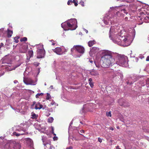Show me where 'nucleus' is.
Returning a JSON list of instances; mask_svg holds the SVG:
<instances>
[{"mask_svg": "<svg viewBox=\"0 0 149 149\" xmlns=\"http://www.w3.org/2000/svg\"><path fill=\"white\" fill-rule=\"evenodd\" d=\"M66 149H72V147H70L69 148H67Z\"/></svg>", "mask_w": 149, "mask_h": 149, "instance_id": "nucleus-45", "label": "nucleus"}, {"mask_svg": "<svg viewBox=\"0 0 149 149\" xmlns=\"http://www.w3.org/2000/svg\"><path fill=\"white\" fill-rule=\"evenodd\" d=\"M28 141L31 142V139H28Z\"/></svg>", "mask_w": 149, "mask_h": 149, "instance_id": "nucleus-48", "label": "nucleus"}, {"mask_svg": "<svg viewBox=\"0 0 149 149\" xmlns=\"http://www.w3.org/2000/svg\"><path fill=\"white\" fill-rule=\"evenodd\" d=\"M33 54V52L32 50H30L28 52L27 55L29 56V57L28 58V56H27V59H30V58L32 56Z\"/></svg>", "mask_w": 149, "mask_h": 149, "instance_id": "nucleus-16", "label": "nucleus"}, {"mask_svg": "<svg viewBox=\"0 0 149 149\" xmlns=\"http://www.w3.org/2000/svg\"><path fill=\"white\" fill-rule=\"evenodd\" d=\"M115 54L111 51H106L104 55L102 57V61H103L102 66L103 68L109 67L113 63L114 59L112 57Z\"/></svg>", "mask_w": 149, "mask_h": 149, "instance_id": "nucleus-1", "label": "nucleus"}, {"mask_svg": "<svg viewBox=\"0 0 149 149\" xmlns=\"http://www.w3.org/2000/svg\"><path fill=\"white\" fill-rule=\"evenodd\" d=\"M3 30L4 29L3 28L0 29V36L2 35V33H3Z\"/></svg>", "mask_w": 149, "mask_h": 149, "instance_id": "nucleus-31", "label": "nucleus"}, {"mask_svg": "<svg viewBox=\"0 0 149 149\" xmlns=\"http://www.w3.org/2000/svg\"><path fill=\"white\" fill-rule=\"evenodd\" d=\"M89 84L91 88H92L93 86V84L92 82H89Z\"/></svg>", "mask_w": 149, "mask_h": 149, "instance_id": "nucleus-34", "label": "nucleus"}, {"mask_svg": "<svg viewBox=\"0 0 149 149\" xmlns=\"http://www.w3.org/2000/svg\"><path fill=\"white\" fill-rule=\"evenodd\" d=\"M43 106L40 104V103L39 102H38L36 104L35 109L36 110L37 109H40L42 108L43 109H44V108H43Z\"/></svg>", "mask_w": 149, "mask_h": 149, "instance_id": "nucleus-12", "label": "nucleus"}, {"mask_svg": "<svg viewBox=\"0 0 149 149\" xmlns=\"http://www.w3.org/2000/svg\"><path fill=\"white\" fill-rule=\"evenodd\" d=\"M20 65H18L15 66V67L13 69V70H15L16 68H17L18 66H19Z\"/></svg>", "mask_w": 149, "mask_h": 149, "instance_id": "nucleus-42", "label": "nucleus"}, {"mask_svg": "<svg viewBox=\"0 0 149 149\" xmlns=\"http://www.w3.org/2000/svg\"><path fill=\"white\" fill-rule=\"evenodd\" d=\"M45 50L43 49H38L37 51V58H43L45 56Z\"/></svg>", "mask_w": 149, "mask_h": 149, "instance_id": "nucleus-9", "label": "nucleus"}, {"mask_svg": "<svg viewBox=\"0 0 149 149\" xmlns=\"http://www.w3.org/2000/svg\"><path fill=\"white\" fill-rule=\"evenodd\" d=\"M42 141L43 143H44V141H43V138H42Z\"/></svg>", "mask_w": 149, "mask_h": 149, "instance_id": "nucleus-58", "label": "nucleus"}, {"mask_svg": "<svg viewBox=\"0 0 149 149\" xmlns=\"http://www.w3.org/2000/svg\"><path fill=\"white\" fill-rule=\"evenodd\" d=\"M103 21L104 23L106 24L110 25L109 22L111 24V20H110L109 19V17L108 16V17H107L106 16L104 17L103 19Z\"/></svg>", "mask_w": 149, "mask_h": 149, "instance_id": "nucleus-11", "label": "nucleus"}, {"mask_svg": "<svg viewBox=\"0 0 149 149\" xmlns=\"http://www.w3.org/2000/svg\"><path fill=\"white\" fill-rule=\"evenodd\" d=\"M53 86H50V88H53Z\"/></svg>", "mask_w": 149, "mask_h": 149, "instance_id": "nucleus-57", "label": "nucleus"}, {"mask_svg": "<svg viewBox=\"0 0 149 149\" xmlns=\"http://www.w3.org/2000/svg\"><path fill=\"white\" fill-rule=\"evenodd\" d=\"M26 51H24V52H22L23 53H25Z\"/></svg>", "mask_w": 149, "mask_h": 149, "instance_id": "nucleus-63", "label": "nucleus"}, {"mask_svg": "<svg viewBox=\"0 0 149 149\" xmlns=\"http://www.w3.org/2000/svg\"><path fill=\"white\" fill-rule=\"evenodd\" d=\"M146 60L147 61H149V56L147 57Z\"/></svg>", "mask_w": 149, "mask_h": 149, "instance_id": "nucleus-41", "label": "nucleus"}, {"mask_svg": "<svg viewBox=\"0 0 149 149\" xmlns=\"http://www.w3.org/2000/svg\"><path fill=\"white\" fill-rule=\"evenodd\" d=\"M56 104L55 102H54L53 101L51 102L50 104H49V105H53L54 104Z\"/></svg>", "mask_w": 149, "mask_h": 149, "instance_id": "nucleus-36", "label": "nucleus"}, {"mask_svg": "<svg viewBox=\"0 0 149 149\" xmlns=\"http://www.w3.org/2000/svg\"><path fill=\"white\" fill-rule=\"evenodd\" d=\"M72 103L76 104H78V102H77V101H72Z\"/></svg>", "mask_w": 149, "mask_h": 149, "instance_id": "nucleus-44", "label": "nucleus"}, {"mask_svg": "<svg viewBox=\"0 0 149 149\" xmlns=\"http://www.w3.org/2000/svg\"><path fill=\"white\" fill-rule=\"evenodd\" d=\"M17 131H19V132H25V130H23L22 129V128H19V129H17Z\"/></svg>", "mask_w": 149, "mask_h": 149, "instance_id": "nucleus-30", "label": "nucleus"}, {"mask_svg": "<svg viewBox=\"0 0 149 149\" xmlns=\"http://www.w3.org/2000/svg\"><path fill=\"white\" fill-rule=\"evenodd\" d=\"M31 118L33 119L36 118L38 117V116H36L35 113L33 112L31 113Z\"/></svg>", "mask_w": 149, "mask_h": 149, "instance_id": "nucleus-23", "label": "nucleus"}, {"mask_svg": "<svg viewBox=\"0 0 149 149\" xmlns=\"http://www.w3.org/2000/svg\"><path fill=\"white\" fill-rule=\"evenodd\" d=\"M76 1H68L67 4L68 5H70L74 3L75 6H77L78 5V2H77Z\"/></svg>", "mask_w": 149, "mask_h": 149, "instance_id": "nucleus-15", "label": "nucleus"}, {"mask_svg": "<svg viewBox=\"0 0 149 149\" xmlns=\"http://www.w3.org/2000/svg\"><path fill=\"white\" fill-rule=\"evenodd\" d=\"M0 45L1 46V47L3 46L4 45L3 44V43H1L0 44Z\"/></svg>", "mask_w": 149, "mask_h": 149, "instance_id": "nucleus-51", "label": "nucleus"}, {"mask_svg": "<svg viewBox=\"0 0 149 149\" xmlns=\"http://www.w3.org/2000/svg\"><path fill=\"white\" fill-rule=\"evenodd\" d=\"M110 130H113V129L112 128V127H111L110 128Z\"/></svg>", "mask_w": 149, "mask_h": 149, "instance_id": "nucleus-53", "label": "nucleus"}, {"mask_svg": "<svg viewBox=\"0 0 149 149\" xmlns=\"http://www.w3.org/2000/svg\"><path fill=\"white\" fill-rule=\"evenodd\" d=\"M80 132L81 133H84V130H81L80 131Z\"/></svg>", "mask_w": 149, "mask_h": 149, "instance_id": "nucleus-47", "label": "nucleus"}, {"mask_svg": "<svg viewBox=\"0 0 149 149\" xmlns=\"http://www.w3.org/2000/svg\"><path fill=\"white\" fill-rule=\"evenodd\" d=\"M44 145L46 146V147H49V149H53V148H54L52 146H51L50 144H49L48 143L45 144L44 143Z\"/></svg>", "mask_w": 149, "mask_h": 149, "instance_id": "nucleus-21", "label": "nucleus"}, {"mask_svg": "<svg viewBox=\"0 0 149 149\" xmlns=\"http://www.w3.org/2000/svg\"><path fill=\"white\" fill-rule=\"evenodd\" d=\"M89 82H92V78H90L88 80Z\"/></svg>", "mask_w": 149, "mask_h": 149, "instance_id": "nucleus-40", "label": "nucleus"}, {"mask_svg": "<svg viewBox=\"0 0 149 149\" xmlns=\"http://www.w3.org/2000/svg\"><path fill=\"white\" fill-rule=\"evenodd\" d=\"M13 134L14 135H15L16 136H19L20 135H24V133H16V132H15L13 133Z\"/></svg>", "mask_w": 149, "mask_h": 149, "instance_id": "nucleus-22", "label": "nucleus"}, {"mask_svg": "<svg viewBox=\"0 0 149 149\" xmlns=\"http://www.w3.org/2000/svg\"><path fill=\"white\" fill-rule=\"evenodd\" d=\"M84 2L82 1H81L80 2H79V4L81 5L82 6H84Z\"/></svg>", "mask_w": 149, "mask_h": 149, "instance_id": "nucleus-33", "label": "nucleus"}, {"mask_svg": "<svg viewBox=\"0 0 149 149\" xmlns=\"http://www.w3.org/2000/svg\"><path fill=\"white\" fill-rule=\"evenodd\" d=\"M36 102H33V104L32 105V106H34V105H36Z\"/></svg>", "mask_w": 149, "mask_h": 149, "instance_id": "nucleus-46", "label": "nucleus"}, {"mask_svg": "<svg viewBox=\"0 0 149 149\" xmlns=\"http://www.w3.org/2000/svg\"><path fill=\"white\" fill-rule=\"evenodd\" d=\"M23 81L26 85H35L36 83L32 79L30 78H24Z\"/></svg>", "mask_w": 149, "mask_h": 149, "instance_id": "nucleus-8", "label": "nucleus"}, {"mask_svg": "<svg viewBox=\"0 0 149 149\" xmlns=\"http://www.w3.org/2000/svg\"><path fill=\"white\" fill-rule=\"evenodd\" d=\"M53 50L54 52L58 55H61L63 54L62 49L60 47H56L55 49H53Z\"/></svg>", "mask_w": 149, "mask_h": 149, "instance_id": "nucleus-10", "label": "nucleus"}, {"mask_svg": "<svg viewBox=\"0 0 149 149\" xmlns=\"http://www.w3.org/2000/svg\"><path fill=\"white\" fill-rule=\"evenodd\" d=\"M145 11L141 12L140 14L141 15V16H139L138 17V19H140L142 20V19H143V20H144L145 22H149V16H147L146 15V14L145 13Z\"/></svg>", "mask_w": 149, "mask_h": 149, "instance_id": "nucleus-7", "label": "nucleus"}, {"mask_svg": "<svg viewBox=\"0 0 149 149\" xmlns=\"http://www.w3.org/2000/svg\"><path fill=\"white\" fill-rule=\"evenodd\" d=\"M24 130L25 131V130ZM21 132V133H24V134H25V132Z\"/></svg>", "mask_w": 149, "mask_h": 149, "instance_id": "nucleus-56", "label": "nucleus"}, {"mask_svg": "<svg viewBox=\"0 0 149 149\" xmlns=\"http://www.w3.org/2000/svg\"><path fill=\"white\" fill-rule=\"evenodd\" d=\"M19 38V37H15L14 38V40L15 41V42L16 43H18L19 42V41L18 40V39Z\"/></svg>", "mask_w": 149, "mask_h": 149, "instance_id": "nucleus-27", "label": "nucleus"}, {"mask_svg": "<svg viewBox=\"0 0 149 149\" xmlns=\"http://www.w3.org/2000/svg\"><path fill=\"white\" fill-rule=\"evenodd\" d=\"M110 8L113 10H116L117 11L116 12L117 15L119 17H123L124 14L126 15L128 13V12L124 8H122V7L119 6L114 7H110Z\"/></svg>", "mask_w": 149, "mask_h": 149, "instance_id": "nucleus-5", "label": "nucleus"}, {"mask_svg": "<svg viewBox=\"0 0 149 149\" xmlns=\"http://www.w3.org/2000/svg\"><path fill=\"white\" fill-rule=\"evenodd\" d=\"M8 32H7V36L8 38L10 37L12 34L13 33V31L9 30V29H8L7 30Z\"/></svg>", "mask_w": 149, "mask_h": 149, "instance_id": "nucleus-17", "label": "nucleus"}, {"mask_svg": "<svg viewBox=\"0 0 149 149\" xmlns=\"http://www.w3.org/2000/svg\"><path fill=\"white\" fill-rule=\"evenodd\" d=\"M27 40V38L26 37H24L22 38H21L20 40V41L21 42L25 41Z\"/></svg>", "mask_w": 149, "mask_h": 149, "instance_id": "nucleus-26", "label": "nucleus"}, {"mask_svg": "<svg viewBox=\"0 0 149 149\" xmlns=\"http://www.w3.org/2000/svg\"><path fill=\"white\" fill-rule=\"evenodd\" d=\"M90 62L91 63H92L93 61H90Z\"/></svg>", "mask_w": 149, "mask_h": 149, "instance_id": "nucleus-59", "label": "nucleus"}, {"mask_svg": "<svg viewBox=\"0 0 149 149\" xmlns=\"http://www.w3.org/2000/svg\"><path fill=\"white\" fill-rule=\"evenodd\" d=\"M137 1L138 2H140V3H141L142 4H143V3L142 2H141V1Z\"/></svg>", "mask_w": 149, "mask_h": 149, "instance_id": "nucleus-55", "label": "nucleus"}, {"mask_svg": "<svg viewBox=\"0 0 149 149\" xmlns=\"http://www.w3.org/2000/svg\"><path fill=\"white\" fill-rule=\"evenodd\" d=\"M50 41L51 42H52V45H55L56 43L55 42H55V41H54V40H51Z\"/></svg>", "mask_w": 149, "mask_h": 149, "instance_id": "nucleus-37", "label": "nucleus"}, {"mask_svg": "<svg viewBox=\"0 0 149 149\" xmlns=\"http://www.w3.org/2000/svg\"><path fill=\"white\" fill-rule=\"evenodd\" d=\"M75 50L79 53L81 54H83L84 52V49L83 47L80 45H74L73 47L71 49L72 53Z\"/></svg>", "mask_w": 149, "mask_h": 149, "instance_id": "nucleus-6", "label": "nucleus"}, {"mask_svg": "<svg viewBox=\"0 0 149 149\" xmlns=\"http://www.w3.org/2000/svg\"><path fill=\"white\" fill-rule=\"evenodd\" d=\"M54 119L52 117L49 118L48 119V122L50 123H52L53 122Z\"/></svg>", "mask_w": 149, "mask_h": 149, "instance_id": "nucleus-24", "label": "nucleus"}, {"mask_svg": "<svg viewBox=\"0 0 149 149\" xmlns=\"http://www.w3.org/2000/svg\"><path fill=\"white\" fill-rule=\"evenodd\" d=\"M91 52L93 53H95L99 52V49L97 47H93L91 48Z\"/></svg>", "mask_w": 149, "mask_h": 149, "instance_id": "nucleus-14", "label": "nucleus"}, {"mask_svg": "<svg viewBox=\"0 0 149 149\" xmlns=\"http://www.w3.org/2000/svg\"><path fill=\"white\" fill-rule=\"evenodd\" d=\"M118 103L121 106H125L124 104V102H123V99H120L118 100Z\"/></svg>", "mask_w": 149, "mask_h": 149, "instance_id": "nucleus-18", "label": "nucleus"}, {"mask_svg": "<svg viewBox=\"0 0 149 149\" xmlns=\"http://www.w3.org/2000/svg\"><path fill=\"white\" fill-rule=\"evenodd\" d=\"M56 138H57V137H54L53 138V139L54 140H57V139H56Z\"/></svg>", "mask_w": 149, "mask_h": 149, "instance_id": "nucleus-50", "label": "nucleus"}, {"mask_svg": "<svg viewBox=\"0 0 149 149\" xmlns=\"http://www.w3.org/2000/svg\"><path fill=\"white\" fill-rule=\"evenodd\" d=\"M80 123H81V124H83V123L81 121L80 122Z\"/></svg>", "mask_w": 149, "mask_h": 149, "instance_id": "nucleus-60", "label": "nucleus"}, {"mask_svg": "<svg viewBox=\"0 0 149 149\" xmlns=\"http://www.w3.org/2000/svg\"><path fill=\"white\" fill-rule=\"evenodd\" d=\"M72 124V122H71L69 126V129H70L72 127L71 125Z\"/></svg>", "mask_w": 149, "mask_h": 149, "instance_id": "nucleus-38", "label": "nucleus"}, {"mask_svg": "<svg viewBox=\"0 0 149 149\" xmlns=\"http://www.w3.org/2000/svg\"><path fill=\"white\" fill-rule=\"evenodd\" d=\"M90 74L94 76H97L99 75L98 72L94 70H93L90 72Z\"/></svg>", "mask_w": 149, "mask_h": 149, "instance_id": "nucleus-13", "label": "nucleus"}, {"mask_svg": "<svg viewBox=\"0 0 149 149\" xmlns=\"http://www.w3.org/2000/svg\"><path fill=\"white\" fill-rule=\"evenodd\" d=\"M106 115L108 117H111V111H109L106 113Z\"/></svg>", "mask_w": 149, "mask_h": 149, "instance_id": "nucleus-28", "label": "nucleus"}, {"mask_svg": "<svg viewBox=\"0 0 149 149\" xmlns=\"http://www.w3.org/2000/svg\"><path fill=\"white\" fill-rule=\"evenodd\" d=\"M45 86H46V83H45Z\"/></svg>", "mask_w": 149, "mask_h": 149, "instance_id": "nucleus-61", "label": "nucleus"}, {"mask_svg": "<svg viewBox=\"0 0 149 149\" xmlns=\"http://www.w3.org/2000/svg\"><path fill=\"white\" fill-rule=\"evenodd\" d=\"M115 55L116 56V63L120 66L126 67L127 65V57L123 55L119 54L116 53Z\"/></svg>", "mask_w": 149, "mask_h": 149, "instance_id": "nucleus-4", "label": "nucleus"}, {"mask_svg": "<svg viewBox=\"0 0 149 149\" xmlns=\"http://www.w3.org/2000/svg\"><path fill=\"white\" fill-rule=\"evenodd\" d=\"M98 141L100 143H101L102 142V139H101L99 137L98 138Z\"/></svg>", "mask_w": 149, "mask_h": 149, "instance_id": "nucleus-39", "label": "nucleus"}, {"mask_svg": "<svg viewBox=\"0 0 149 149\" xmlns=\"http://www.w3.org/2000/svg\"><path fill=\"white\" fill-rule=\"evenodd\" d=\"M43 95V93H38L36 95V98H38L39 96H42Z\"/></svg>", "mask_w": 149, "mask_h": 149, "instance_id": "nucleus-25", "label": "nucleus"}, {"mask_svg": "<svg viewBox=\"0 0 149 149\" xmlns=\"http://www.w3.org/2000/svg\"><path fill=\"white\" fill-rule=\"evenodd\" d=\"M77 21L76 19H72L61 24V27L65 30H66V29L67 27H69V29L71 30H74L77 27Z\"/></svg>", "mask_w": 149, "mask_h": 149, "instance_id": "nucleus-3", "label": "nucleus"}, {"mask_svg": "<svg viewBox=\"0 0 149 149\" xmlns=\"http://www.w3.org/2000/svg\"><path fill=\"white\" fill-rule=\"evenodd\" d=\"M14 82L15 84H16L18 82V81L17 80H15L14 81Z\"/></svg>", "mask_w": 149, "mask_h": 149, "instance_id": "nucleus-49", "label": "nucleus"}, {"mask_svg": "<svg viewBox=\"0 0 149 149\" xmlns=\"http://www.w3.org/2000/svg\"><path fill=\"white\" fill-rule=\"evenodd\" d=\"M33 64H34V65H35V66H38L39 64V63H36V62H34Z\"/></svg>", "mask_w": 149, "mask_h": 149, "instance_id": "nucleus-35", "label": "nucleus"}, {"mask_svg": "<svg viewBox=\"0 0 149 149\" xmlns=\"http://www.w3.org/2000/svg\"><path fill=\"white\" fill-rule=\"evenodd\" d=\"M116 149H121L119 148V147L118 146H117L116 147Z\"/></svg>", "mask_w": 149, "mask_h": 149, "instance_id": "nucleus-52", "label": "nucleus"}, {"mask_svg": "<svg viewBox=\"0 0 149 149\" xmlns=\"http://www.w3.org/2000/svg\"><path fill=\"white\" fill-rule=\"evenodd\" d=\"M1 46L0 45V48L1 47Z\"/></svg>", "mask_w": 149, "mask_h": 149, "instance_id": "nucleus-64", "label": "nucleus"}, {"mask_svg": "<svg viewBox=\"0 0 149 149\" xmlns=\"http://www.w3.org/2000/svg\"><path fill=\"white\" fill-rule=\"evenodd\" d=\"M95 42L94 41H90L88 42V45L89 47H91L93 45L95 44Z\"/></svg>", "mask_w": 149, "mask_h": 149, "instance_id": "nucleus-19", "label": "nucleus"}, {"mask_svg": "<svg viewBox=\"0 0 149 149\" xmlns=\"http://www.w3.org/2000/svg\"><path fill=\"white\" fill-rule=\"evenodd\" d=\"M128 18L127 17H126L125 18V19L126 20H127V19Z\"/></svg>", "mask_w": 149, "mask_h": 149, "instance_id": "nucleus-54", "label": "nucleus"}, {"mask_svg": "<svg viewBox=\"0 0 149 149\" xmlns=\"http://www.w3.org/2000/svg\"><path fill=\"white\" fill-rule=\"evenodd\" d=\"M47 96L46 97V100H49L51 97L50 95V94L48 93H47Z\"/></svg>", "mask_w": 149, "mask_h": 149, "instance_id": "nucleus-29", "label": "nucleus"}, {"mask_svg": "<svg viewBox=\"0 0 149 149\" xmlns=\"http://www.w3.org/2000/svg\"><path fill=\"white\" fill-rule=\"evenodd\" d=\"M116 30L115 29V28L114 26L111 27L110 30L109 37L113 41L118 45L120 44L121 42L123 41V42L126 43L128 41V39L127 37L125 36L124 37L121 36V33L122 31H120V33L118 34H116V37H115L114 39H112L111 36L115 32Z\"/></svg>", "mask_w": 149, "mask_h": 149, "instance_id": "nucleus-2", "label": "nucleus"}, {"mask_svg": "<svg viewBox=\"0 0 149 149\" xmlns=\"http://www.w3.org/2000/svg\"><path fill=\"white\" fill-rule=\"evenodd\" d=\"M50 115V114H49V115H47L46 116H49Z\"/></svg>", "mask_w": 149, "mask_h": 149, "instance_id": "nucleus-62", "label": "nucleus"}, {"mask_svg": "<svg viewBox=\"0 0 149 149\" xmlns=\"http://www.w3.org/2000/svg\"><path fill=\"white\" fill-rule=\"evenodd\" d=\"M51 128L52 129V133L54 135H56V134L54 133V128L53 126H51Z\"/></svg>", "mask_w": 149, "mask_h": 149, "instance_id": "nucleus-32", "label": "nucleus"}, {"mask_svg": "<svg viewBox=\"0 0 149 149\" xmlns=\"http://www.w3.org/2000/svg\"><path fill=\"white\" fill-rule=\"evenodd\" d=\"M95 65L99 69H101V68L103 67L102 66V63L101 64V65H100L99 63L98 62H95Z\"/></svg>", "mask_w": 149, "mask_h": 149, "instance_id": "nucleus-20", "label": "nucleus"}, {"mask_svg": "<svg viewBox=\"0 0 149 149\" xmlns=\"http://www.w3.org/2000/svg\"><path fill=\"white\" fill-rule=\"evenodd\" d=\"M84 30L86 33H88V31L86 29H84Z\"/></svg>", "mask_w": 149, "mask_h": 149, "instance_id": "nucleus-43", "label": "nucleus"}]
</instances>
